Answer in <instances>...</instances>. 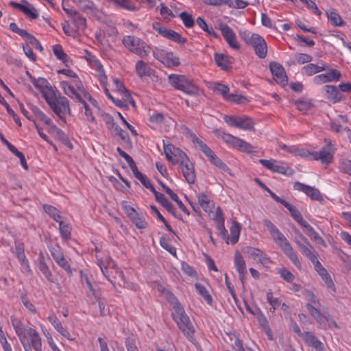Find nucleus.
Masks as SVG:
<instances>
[{"label": "nucleus", "instance_id": "obj_1", "mask_svg": "<svg viewBox=\"0 0 351 351\" xmlns=\"http://www.w3.org/2000/svg\"><path fill=\"white\" fill-rule=\"evenodd\" d=\"M264 224L269 231L273 239L280 245L284 253L298 268H300V262L298 256L285 237L269 220L265 219Z\"/></svg>", "mask_w": 351, "mask_h": 351}, {"label": "nucleus", "instance_id": "obj_2", "mask_svg": "<svg viewBox=\"0 0 351 351\" xmlns=\"http://www.w3.org/2000/svg\"><path fill=\"white\" fill-rule=\"evenodd\" d=\"M169 84L176 89L180 90L184 93L198 96L199 88L193 83V81L184 75L171 74L168 77Z\"/></svg>", "mask_w": 351, "mask_h": 351}, {"label": "nucleus", "instance_id": "obj_3", "mask_svg": "<svg viewBox=\"0 0 351 351\" xmlns=\"http://www.w3.org/2000/svg\"><path fill=\"white\" fill-rule=\"evenodd\" d=\"M172 316L183 334L187 338H191L195 332V329L183 307H177V310L172 313Z\"/></svg>", "mask_w": 351, "mask_h": 351}, {"label": "nucleus", "instance_id": "obj_4", "mask_svg": "<svg viewBox=\"0 0 351 351\" xmlns=\"http://www.w3.org/2000/svg\"><path fill=\"white\" fill-rule=\"evenodd\" d=\"M123 44L130 51L144 58L149 54L150 47L141 39L134 36L123 38Z\"/></svg>", "mask_w": 351, "mask_h": 351}, {"label": "nucleus", "instance_id": "obj_5", "mask_svg": "<svg viewBox=\"0 0 351 351\" xmlns=\"http://www.w3.org/2000/svg\"><path fill=\"white\" fill-rule=\"evenodd\" d=\"M162 143L166 158L172 165L180 164L182 160L188 157L183 151L175 147L172 143H166L165 140L162 141Z\"/></svg>", "mask_w": 351, "mask_h": 351}, {"label": "nucleus", "instance_id": "obj_6", "mask_svg": "<svg viewBox=\"0 0 351 351\" xmlns=\"http://www.w3.org/2000/svg\"><path fill=\"white\" fill-rule=\"evenodd\" d=\"M60 87L63 89L64 93L68 95L69 97L75 99L79 102L83 104L84 109H85V115L87 117V119L89 121H94L95 117L93 116L92 112L88 106V105L85 102L83 97L80 95V93H77L73 88V86L69 85L67 83L64 82H60Z\"/></svg>", "mask_w": 351, "mask_h": 351}, {"label": "nucleus", "instance_id": "obj_7", "mask_svg": "<svg viewBox=\"0 0 351 351\" xmlns=\"http://www.w3.org/2000/svg\"><path fill=\"white\" fill-rule=\"evenodd\" d=\"M49 107L61 120L66 122L65 114H70L71 110L69 101L65 97L59 95L58 99L53 101V104L49 105Z\"/></svg>", "mask_w": 351, "mask_h": 351}, {"label": "nucleus", "instance_id": "obj_8", "mask_svg": "<svg viewBox=\"0 0 351 351\" xmlns=\"http://www.w3.org/2000/svg\"><path fill=\"white\" fill-rule=\"evenodd\" d=\"M325 146L319 151L313 154V158L316 160H321L322 163L328 164L332 160V144L331 140L325 138Z\"/></svg>", "mask_w": 351, "mask_h": 351}, {"label": "nucleus", "instance_id": "obj_9", "mask_svg": "<svg viewBox=\"0 0 351 351\" xmlns=\"http://www.w3.org/2000/svg\"><path fill=\"white\" fill-rule=\"evenodd\" d=\"M248 45L253 47L256 55L260 58H265L267 53V43L261 36L252 34V40Z\"/></svg>", "mask_w": 351, "mask_h": 351}, {"label": "nucleus", "instance_id": "obj_10", "mask_svg": "<svg viewBox=\"0 0 351 351\" xmlns=\"http://www.w3.org/2000/svg\"><path fill=\"white\" fill-rule=\"evenodd\" d=\"M269 69L276 82L285 86L287 84L288 78L284 67L279 63L271 62L269 64Z\"/></svg>", "mask_w": 351, "mask_h": 351}, {"label": "nucleus", "instance_id": "obj_11", "mask_svg": "<svg viewBox=\"0 0 351 351\" xmlns=\"http://www.w3.org/2000/svg\"><path fill=\"white\" fill-rule=\"evenodd\" d=\"M183 176L189 184H193L195 181V171L193 164L190 161L189 157L182 160L180 164Z\"/></svg>", "mask_w": 351, "mask_h": 351}, {"label": "nucleus", "instance_id": "obj_12", "mask_svg": "<svg viewBox=\"0 0 351 351\" xmlns=\"http://www.w3.org/2000/svg\"><path fill=\"white\" fill-rule=\"evenodd\" d=\"M220 30L229 46L234 49H239L240 45L232 29L228 25L222 24L220 25Z\"/></svg>", "mask_w": 351, "mask_h": 351}, {"label": "nucleus", "instance_id": "obj_13", "mask_svg": "<svg viewBox=\"0 0 351 351\" xmlns=\"http://www.w3.org/2000/svg\"><path fill=\"white\" fill-rule=\"evenodd\" d=\"M341 77V74L339 71L336 69H330L326 73L316 75L314 77V82L317 84H322L324 83L339 81Z\"/></svg>", "mask_w": 351, "mask_h": 351}, {"label": "nucleus", "instance_id": "obj_14", "mask_svg": "<svg viewBox=\"0 0 351 351\" xmlns=\"http://www.w3.org/2000/svg\"><path fill=\"white\" fill-rule=\"evenodd\" d=\"M294 189L295 190L304 192L312 199L317 201H322L323 199L322 195H321L319 191L314 187L298 182L295 183Z\"/></svg>", "mask_w": 351, "mask_h": 351}, {"label": "nucleus", "instance_id": "obj_15", "mask_svg": "<svg viewBox=\"0 0 351 351\" xmlns=\"http://www.w3.org/2000/svg\"><path fill=\"white\" fill-rule=\"evenodd\" d=\"M99 266L102 271L103 274L108 278V280L112 284L116 289H117V285L120 287L124 286L125 283V280L124 278V275L121 271H116V276H113L112 278L109 277L108 273L107 267L104 266L102 263H99Z\"/></svg>", "mask_w": 351, "mask_h": 351}, {"label": "nucleus", "instance_id": "obj_16", "mask_svg": "<svg viewBox=\"0 0 351 351\" xmlns=\"http://www.w3.org/2000/svg\"><path fill=\"white\" fill-rule=\"evenodd\" d=\"M11 322L14 330L20 339V341L23 346H25V341H27V337H26V332L28 328L25 327L18 319L11 317Z\"/></svg>", "mask_w": 351, "mask_h": 351}, {"label": "nucleus", "instance_id": "obj_17", "mask_svg": "<svg viewBox=\"0 0 351 351\" xmlns=\"http://www.w3.org/2000/svg\"><path fill=\"white\" fill-rule=\"evenodd\" d=\"M127 212L129 217L138 228L144 229L147 228V223L145 219L141 217L133 208L129 206L127 208Z\"/></svg>", "mask_w": 351, "mask_h": 351}, {"label": "nucleus", "instance_id": "obj_18", "mask_svg": "<svg viewBox=\"0 0 351 351\" xmlns=\"http://www.w3.org/2000/svg\"><path fill=\"white\" fill-rule=\"evenodd\" d=\"M154 195L155 196L156 201L160 203V204L164 208H165L171 214H172L174 217H177L178 219L181 218L180 215H176V209L172 205V204L168 201V199L162 193H158L157 191Z\"/></svg>", "mask_w": 351, "mask_h": 351}, {"label": "nucleus", "instance_id": "obj_19", "mask_svg": "<svg viewBox=\"0 0 351 351\" xmlns=\"http://www.w3.org/2000/svg\"><path fill=\"white\" fill-rule=\"evenodd\" d=\"M136 71L138 76L141 78L143 77H151L155 73L154 70L149 67L147 63L143 60H138L135 66Z\"/></svg>", "mask_w": 351, "mask_h": 351}, {"label": "nucleus", "instance_id": "obj_20", "mask_svg": "<svg viewBox=\"0 0 351 351\" xmlns=\"http://www.w3.org/2000/svg\"><path fill=\"white\" fill-rule=\"evenodd\" d=\"M234 265L239 274L240 280L243 282L244 277L247 274L246 265L243 256L238 251L234 254Z\"/></svg>", "mask_w": 351, "mask_h": 351}, {"label": "nucleus", "instance_id": "obj_21", "mask_svg": "<svg viewBox=\"0 0 351 351\" xmlns=\"http://www.w3.org/2000/svg\"><path fill=\"white\" fill-rule=\"evenodd\" d=\"M259 162L265 168L281 174H287V169L277 164L276 161L272 160L260 159Z\"/></svg>", "mask_w": 351, "mask_h": 351}, {"label": "nucleus", "instance_id": "obj_22", "mask_svg": "<svg viewBox=\"0 0 351 351\" xmlns=\"http://www.w3.org/2000/svg\"><path fill=\"white\" fill-rule=\"evenodd\" d=\"M28 336L31 341V344L35 351L42 350L41 339L38 333L33 328H28L26 332V337Z\"/></svg>", "mask_w": 351, "mask_h": 351}, {"label": "nucleus", "instance_id": "obj_23", "mask_svg": "<svg viewBox=\"0 0 351 351\" xmlns=\"http://www.w3.org/2000/svg\"><path fill=\"white\" fill-rule=\"evenodd\" d=\"M306 308L309 313L316 319L321 325L325 324L328 321L329 315H326L320 312L316 307L311 304H306Z\"/></svg>", "mask_w": 351, "mask_h": 351}, {"label": "nucleus", "instance_id": "obj_24", "mask_svg": "<svg viewBox=\"0 0 351 351\" xmlns=\"http://www.w3.org/2000/svg\"><path fill=\"white\" fill-rule=\"evenodd\" d=\"M324 90L326 92V97L328 99L334 103L341 100L342 95L335 86L326 85L324 86Z\"/></svg>", "mask_w": 351, "mask_h": 351}, {"label": "nucleus", "instance_id": "obj_25", "mask_svg": "<svg viewBox=\"0 0 351 351\" xmlns=\"http://www.w3.org/2000/svg\"><path fill=\"white\" fill-rule=\"evenodd\" d=\"M315 269L317 271L319 275L321 276L322 280L325 282L328 288L332 290L333 292H336L335 285L331 279L330 276L328 274L326 269L322 265H319Z\"/></svg>", "mask_w": 351, "mask_h": 351}, {"label": "nucleus", "instance_id": "obj_26", "mask_svg": "<svg viewBox=\"0 0 351 351\" xmlns=\"http://www.w3.org/2000/svg\"><path fill=\"white\" fill-rule=\"evenodd\" d=\"M305 342L309 346L313 347L317 351L323 350V343L311 332H306L304 335Z\"/></svg>", "mask_w": 351, "mask_h": 351}, {"label": "nucleus", "instance_id": "obj_27", "mask_svg": "<svg viewBox=\"0 0 351 351\" xmlns=\"http://www.w3.org/2000/svg\"><path fill=\"white\" fill-rule=\"evenodd\" d=\"M215 61L219 67L226 71L229 69L232 63V58L222 53H215Z\"/></svg>", "mask_w": 351, "mask_h": 351}, {"label": "nucleus", "instance_id": "obj_28", "mask_svg": "<svg viewBox=\"0 0 351 351\" xmlns=\"http://www.w3.org/2000/svg\"><path fill=\"white\" fill-rule=\"evenodd\" d=\"M134 176L136 179L140 180L141 184L147 189H149L154 194L156 193L155 188L149 181V180L147 178V176L144 174H143L141 172H140L138 170V168L136 167L132 171Z\"/></svg>", "mask_w": 351, "mask_h": 351}, {"label": "nucleus", "instance_id": "obj_29", "mask_svg": "<svg viewBox=\"0 0 351 351\" xmlns=\"http://www.w3.org/2000/svg\"><path fill=\"white\" fill-rule=\"evenodd\" d=\"M70 17L77 30L84 31L86 28V19L77 10Z\"/></svg>", "mask_w": 351, "mask_h": 351}, {"label": "nucleus", "instance_id": "obj_30", "mask_svg": "<svg viewBox=\"0 0 351 351\" xmlns=\"http://www.w3.org/2000/svg\"><path fill=\"white\" fill-rule=\"evenodd\" d=\"M15 251L16 254L17 256V258H19V261L21 262V264L25 267L29 271V265L27 261V259L26 258V256L25 255L24 252V245L23 243L20 242H16L15 243Z\"/></svg>", "mask_w": 351, "mask_h": 351}, {"label": "nucleus", "instance_id": "obj_31", "mask_svg": "<svg viewBox=\"0 0 351 351\" xmlns=\"http://www.w3.org/2000/svg\"><path fill=\"white\" fill-rule=\"evenodd\" d=\"M254 123L252 120L247 117H237V123L236 128L245 130H254Z\"/></svg>", "mask_w": 351, "mask_h": 351}, {"label": "nucleus", "instance_id": "obj_32", "mask_svg": "<svg viewBox=\"0 0 351 351\" xmlns=\"http://www.w3.org/2000/svg\"><path fill=\"white\" fill-rule=\"evenodd\" d=\"M65 82L66 83V82ZM67 84L69 85L73 86L74 89L77 93H80V94L82 96V97H90V94L86 90V89L84 88V87L83 86V84H82V81L77 76V75H75V77H74L72 79L71 82H70V83L67 82Z\"/></svg>", "mask_w": 351, "mask_h": 351}, {"label": "nucleus", "instance_id": "obj_33", "mask_svg": "<svg viewBox=\"0 0 351 351\" xmlns=\"http://www.w3.org/2000/svg\"><path fill=\"white\" fill-rule=\"evenodd\" d=\"M29 107L36 117H38L41 121L44 122L49 128L51 127L53 122L43 112H42L37 106L34 105L29 104Z\"/></svg>", "mask_w": 351, "mask_h": 351}, {"label": "nucleus", "instance_id": "obj_34", "mask_svg": "<svg viewBox=\"0 0 351 351\" xmlns=\"http://www.w3.org/2000/svg\"><path fill=\"white\" fill-rule=\"evenodd\" d=\"M41 93L49 106L51 105V104H53V101L57 100L58 98L55 90L50 85L45 88Z\"/></svg>", "mask_w": 351, "mask_h": 351}, {"label": "nucleus", "instance_id": "obj_35", "mask_svg": "<svg viewBox=\"0 0 351 351\" xmlns=\"http://www.w3.org/2000/svg\"><path fill=\"white\" fill-rule=\"evenodd\" d=\"M164 37L175 43L182 45L186 43L187 40L186 38H183L179 33L170 29H167Z\"/></svg>", "mask_w": 351, "mask_h": 351}, {"label": "nucleus", "instance_id": "obj_36", "mask_svg": "<svg viewBox=\"0 0 351 351\" xmlns=\"http://www.w3.org/2000/svg\"><path fill=\"white\" fill-rule=\"evenodd\" d=\"M241 232V226L240 224L234 221L232 223V226L230 228V236H229V241L232 244H235L238 242L239 235Z\"/></svg>", "mask_w": 351, "mask_h": 351}, {"label": "nucleus", "instance_id": "obj_37", "mask_svg": "<svg viewBox=\"0 0 351 351\" xmlns=\"http://www.w3.org/2000/svg\"><path fill=\"white\" fill-rule=\"evenodd\" d=\"M232 146L234 148H237L239 151L245 152L247 153H251L253 152V147L251 144L237 137L236 138Z\"/></svg>", "mask_w": 351, "mask_h": 351}, {"label": "nucleus", "instance_id": "obj_38", "mask_svg": "<svg viewBox=\"0 0 351 351\" xmlns=\"http://www.w3.org/2000/svg\"><path fill=\"white\" fill-rule=\"evenodd\" d=\"M232 146L234 148H237L239 151L245 152L247 153H251L253 152V147L251 144L237 137L236 138Z\"/></svg>", "mask_w": 351, "mask_h": 351}, {"label": "nucleus", "instance_id": "obj_39", "mask_svg": "<svg viewBox=\"0 0 351 351\" xmlns=\"http://www.w3.org/2000/svg\"><path fill=\"white\" fill-rule=\"evenodd\" d=\"M232 146L234 148H237L239 151L245 152L247 153H251L253 152V147L251 144L237 137L236 138Z\"/></svg>", "mask_w": 351, "mask_h": 351}, {"label": "nucleus", "instance_id": "obj_40", "mask_svg": "<svg viewBox=\"0 0 351 351\" xmlns=\"http://www.w3.org/2000/svg\"><path fill=\"white\" fill-rule=\"evenodd\" d=\"M49 131L50 132L55 133L56 136L63 142L65 145H69L71 148H72V145L70 143L69 138L66 135L58 128H57L53 123L49 128Z\"/></svg>", "mask_w": 351, "mask_h": 351}, {"label": "nucleus", "instance_id": "obj_41", "mask_svg": "<svg viewBox=\"0 0 351 351\" xmlns=\"http://www.w3.org/2000/svg\"><path fill=\"white\" fill-rule=\"evenodd\" d=\"M59 223V230L62 238L65 240H69L71 239V227L69 223H64L63 221H60Z\"/></svg>", "mask_w": 351, "mask_h": 351}, {"label": "nucleus", "instance_id": "obj_42", "mask_svg": "<svg viewBox=\"0 0 351 351\" xmlns=\"http://www.w3.org/2000/svg\"><path fill=\"white\" fill-rule=\"evenodd\" d=\"M162 63L168 67L178 66L180 65V60L173 52L167 51Z\"/></svg>", "mask_w": 351, "mask_h": 351}, {"label": "nucleus", "instance_id": "obj_43", "mask_svg": "<svg viewBox=\"0 0 351 351\" xmlns=\"http://www.w3.org/2000/svg\"><path fill=\"white\" fill-rule=\"evenodd\" d=\"M197 24L201 27L204 32H206L208 34L213 36L215 38H218L217 34L215 32L214 29L212 27H209L206 21L202 18L198 17L196 20Z\"/></svg>", "mask_w": 351, "mask_h": 351}, {"label": "nucleus", "instance_id": "obj_44", "mask_svg": "<svg viewBox=\"0 0 351 351\" xmlns=\"http://www.w3.org/2000/svg\"><path fill=\"white\" fill-rule=\"evenodd\" d=\"M327 16L334 26H341L343 24V21L340 15L333 10L326 12Z\"/></svg>", "mask_w": 351, "mask_h": 351}, {"label": "nucleus", "instance_id": "obj_45", "mask_svg": "<svg viewBox=\"0 0 351 351\" xmlns=\"http://www.w3.org/2000/svg\"><path fill=\"white\" fill-rule=\"evenodd\" d=\"M195 287L198 293L204 298L208 304H212L213 299L206 288L200 283H195Z\"/></svg>", "mask_w": 351, "mask_h": 351}, {"label": "nucleus", "instance_id": "obj_46", "mask_svg": "<svg viewBox=\"0 0 351 351\" xmlns=\"http://www.w3.org/2000/svg\"><path fill=\"white\" fill-rule=\"evenodd\" d=\"M43 208L45 213L52 217L56 221L59 222L61 221V216L59 213V210L56 207L51 205H44Z\"/></svg>", "mask_w": 351, "mask_h": 351}, {"label": "nucleus", "instance_id": "obj_47", "mask_svg": "<svg viewBox=\"0 0 351 351\" xmlns=\"http://www.w3.org/2000/svg\"><path fill=\"white\" fill-rule=\"evenodd\" d=\"M38 268L40 271L45 275V276L49 280H51V273L49 269L48 266L45 263V258L43 256V253L41 252L39 256V266Z\"/></svg>", "mask_w": 351, "mask_h": 351}, {"label": "nucleus", "instance_id": "obj_48", "mask_svg": "<svg viewBox=\"0 0 351 351\" xmlns=\"http://www.w3.org/2000/svg\"><path fill=\"white\" fill-rule=\"evenodd\" d=\"M179 16L186 27L191 28L194 26L195 19L192 14L186 12H182L179 14Z\"/></svg>", "mask_w": 351, "mask_h": 351}, {"label": "nucleus", "instance_id": "obj_49", "mask_svg": "<svg viewBox=\"0 0 351 351\" xmlns=\"http://www.w3.org/2000/svg\"><path fill=\"white\" fill-rule=\"evenodd\" d=\"M223 5H226L230 8L243 9L247 7L249 3L243 0H223Z\"/></svg>", "mask_w": 351, "mask_h": 351}, {"label": "nucleus", "instance_id": "obj_50", "mask_svg": "<svg viewBox=\"0 0 351 351\" xmlns=\"http://www.w3.org/2000/svg\"><path fill=\"white\" fill-rule=\"evenodd\" d=\"M25 5L21 10L30 19H36L38 17V13L36 8L31 4L25 1Z\"/></svg>", "mask_w": 351, "mask_h": 351}, {"label": "nucleus", "instance_id": "obj_51", "mask_svg": "<svg viewBox=\"0 0 351 351\" xmlns=\"http://www.w3.org/2000/svg\"><path fill=\"white\" fill-rule=\"evenodd\" d=\"M53 52L57 58L64 63L68 61V56L63 51L60 45H56L53 47Z\"/></svg>", "mask_w": 351, "mask_h": 351}, {"label": "nucleus", "instance_id": "obj_52", "mask_svg": "<svg viewBox=\"0 0 351 351\" xmlns=\"http://www.w3.org/2000/svg\"><path fill=\"white\" fill-rule=\"evenodd\" d=\"M215 133L218 138H221L227 144H229L231 145H233V143L237 138L236 136H234L230 134H226L219 130L215 131Z\"/></svg>", "mask_w": 351, "mask_h": 351}, {"label": "nucleus", "instance_id": "obj_53", "mask_svg": "<svg viewBox=\"0 0 351 351\" xmlns=\"http://www.w3.org/2000/svg\"><path fill=\"white\" fill-rule=\"evenodd\" d=\"M73 1L84 12L93 9L94 3L90 0H73Z\"/></svg>", "mask_w": 351, "mask_h": 351}, {"label": "nucleus", "instance_id": "obj_54", "mask_svg": "<svg viewBox=\"0 0 351 351\" xmlns=\"http://www.w3.org/2000/svg\"><path fill=\"white\" fill-rule=\"evenodd\" d=\"M213 90L221 94L226 99H228V96L230 95L228 94L230 89L228 86L220 83H215L213 86Z\"/></svg>", "mask_w": 351, "mask_h": 351}, {"label": "nucleus", "instance_id": "obj_55", "mask_svg": "<svg viewBox=\"0 0 351 351\" xmlns=\"http://www.w3.org/2000/svg\"><path fill=\"white\" fill-rule=\"evenodd\" d=\"M117 151L118 152L119 155L127 161L132 171L137 167L132 158L123 150H122L119 147L117 148Z\"/></svg>", "mask_w": 351, "mask_h": 351}, {"label": "nucleus", "instance_id": "obj_56", "mask_svg": "<svg viewBox=\"0 0 351 351\" xmlns=\"http://www.w3.org/2000/svg\"><path fill=\"white\" fill-rule=\"evenodd\" d=\"M160 245L167 251H168L171 254L174 256H176V249L173 246L171 245L169 243V240L165 237H162L160 239Z\"/></svg>", "mask_w": 351, "mask_h": 351}, {"label": "nucleus", "instance_id": "obj_57", "mask_svg": "<svg viewBox=\"0 0 351 351\" xmlns=\"http://www.w3.org/2000/svg\"><path fill=\"white\" fill-rule=\"evenodd\" d=\"M306 234L313 241L325 245L324 239L319 235V234L313 229L311 226L309 228L306 230Z\"/></svg>", "mask_w": 351, "mask_h": 351}, {"label": "nucleus", "instance_id": "obj_58", "mask_svg": "<svg viewBox=\"0 0 351 351\" xmlns=\"http://www.w3.org/2000/svg\"><path fill=\"white\" fill-rule=\"evenodd\" d=\"M297 108L302 112H306L311 109L313 104L310 101L307 100H298L295 102Z\"/></svg>", "mask_w": 351, "mask_h": 351}, {"label": "nucleus", "instance_id": "obj_59", "mask_svg": "<svg viewBox=\"0 0 351 351\" xmlns=\"http://www.w3.org/2000/svg\"><path fill=\"white\" fill-rule=\"evenodd\" d=\"M261 250L253 247H246L243 250V252L250 258L256 260L261 253Z\"/></svg>", "mask_w": 351, "mask_h": 351}, {"label": "nucleus", "instance_id": "obj_60", "mask_svg": "<svg viewBox=\"0 0 351 351\" xmlns=\"http://www.w3.org/2000/svg\"><path fill=\"white\" fill-rule=\"evenodd\" d=\"M32 83L36 88L40 90V93L49 85L47 80L43 77L32 79Z\"/></svg>", "mask_w": 351, "mask_h": 351}, {"label": "nucleus", "instance_id": "obj_61", "mask_svg": "<svg viewBox=\"0 0 351 351\" xmlns=\"http://www.w3.org/2000/svg\"><path fill=\"white\" fill-rule=\"evenodd\" d=\"M298 245L300 247L302 254L306 256H308L314 251L313 247L311 245V243L308 241L304 243L298 242Z\"/></svg>", "mask_w": 351, "mask_h": 351}, {"label": "nucleus", "instance_id": "obj_62", "mask_svg": "<svg viewBox=\"0 0 351 351\" xmlns=\"http://www.w3.org/2000/svg\"><path fill=\"white\" fill-rule=\"evenodd\" d=\"M294 57L298 64L308 63L313 60V58L306 53H297Z\"/></svg>", "mask_w": 351, "mask_h": 351}, {"label": "nucleus", "instance_id": "obj_63", "mask_svg": "<svg viewBox=\"0 0 351 351\" xmlns=\"http://www.w3.org/2000/svg\"><path fill=\"white\" fill-rule=\"evenodd\" d=\"M117 135L120 136L121 140L125 144L126 148H132V141L129 136L128 133L126 131H125L122 129L121 130H119V132Z\"/></svg>", "mask_w": 351, "mask_h": 351}, {"label": "nucleus", "instance_id": "obj_64", "mask_svg": "<svg viewBox=\"0 0 351 351\" xmlns=\"http://www.w3.org/2000/svg\"><path fill=\"white\" fill-rule=\"evenodd\" d=\"M339 169L341 171L351 176V160H343L339 164Z\"/></svg>", "mask_w": 351, "mask_h": 351}]
</instances>
